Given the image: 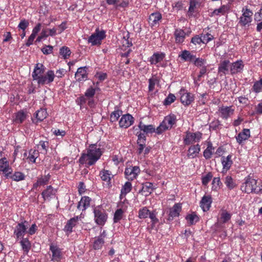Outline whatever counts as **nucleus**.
<instances>
[{
	"label": "nucleus",
	"mask_w": 262,
	"mask_h": 262,
	"mask_svg": "<svg viewBox=\"0 0 262 262\" xmlns=\"http://www.w3.org/2000/svg\"><path fill=\"white\" fill-rule=\"evenodd\" d=\"M45 67L42 64H36L32 74L33 80L39 85H48L54 80L55 74L53 70H48L45 74Z\"/></svg>",
	"instance_id": "1"
},
{
	"label": "nucleus",
	"mask_w": 262,
	"mask_h": 262,
	"mask_svg": "<svg viewBox=\"0 0 262 262\" xmlns=\"http://www.w3.org/2000/svg\"><path fill=\"white\" fill-rule=\"evenodd\" d=\"M102 149L96 144H91L83 152L79 159L81 164H85L88 167L94 165L102 155Z\"/></svg>",
	"instance_id": "2"
},
{
	"label": "nucleus",
	"mask_w": 262,
	"mask_h": 262,
	"mask_svg": "<svg viewBox=\"0 0 262 262\" xmlns=\"http://www.w3.org/2000/svg\"><path fill=\"white\" fill-rule=\"evenodd\" d=\"M241 189L243 192L247 193L260 194L262 193V181L249 176L245 179Z\"/></svg>",
	"instance_id": "3"
},
{
	"label": "nucleus",
	"mask_w": 262,
	"mask_h": 262,
	"mask_svg": "<svg viewBox=\"0 0 262 262\" xmlns=\"http://www.w3.org/2000/svg\"><path fill=\"white\" fill-rule=\"evenodd\" d=\"M177 122V118L175 115L170 114L164 117L163 121L156 128V133L161 134L163 132L170 129Z\"/></svg>",
	"instance_id": "4"
},
{
	"label": "nucleus",
	"mask_w": 262,
	"mask_h": 262,
	"mask_svg": "<svg viewBox=\"0 0 262 262\" xmlns=\"http://www.w3.org/2000/svg\"><path fill=\"white\" fill-rule=\"evenodd\" d=\"M94 220L98 226H103L108 218L106 210L101 206H97L93 209Z\"/></svg>",
	"instance_id": "5"
},
{
	"label": "nucleus",
	"mask_w": 262,
	"mask_h": 262,
	"mask_svg": "<svg viewBox=\"0 0 262 262\" xmlns=\"http://www.w3.org/2000/svg\"><path fill=\"white\" fill-rule=\"evenodd\" d=\"M202 138V134L199 132L195 133L187 132L184 136L183 142L185 145H190L199 142Z\"/></svg>",
	"instance_id": "6"
},
{
	"label": "nucleus",
	"mask_w": 262,
	"mask_h": 262,
	"mask_svg": "<svg viewBox=\"0 0 262 262\" xmlns=\"http://www.w3.org/2000/svg\"><path fill=\"white\" fill-rule=\"evenodd\" d=\"M105 37V32L103 30L99 31L96 29L95 32L92 34L88 38V42L92 46L99 45L102 40Z\"/></svg>",
	"instance_id": "7"
},
{
	"label": "nucleus",
	"mask_w": 262,
	"mask_h": 262,
	"mask_svg": "<svg viewBox=\"0 0 262 262\" xmlns=\"http://www.w3.org/2000/svg\"><path fill=\"white\" fill-rule=\"evenodd\" d=\"M181 102L185 106L190 105L194 101V96L184 88H182L179 92Z\"/></svg>",
	"instance_id": "8"
},
{
	"label": "nucleus",
	"mask_w": 262,
	"mask_h": 262,
	"mask_svg": "<svg viewBox=\"0 0 262 262\" xmlns=\"http://www.w3.org/2000/svg\"><path fill=\"white\" fill-rule=\"evenodd\" d=\"M27 223V222L25 221L17 224L15 227L13 234L16 240L24 238V235L27 232V226L25 225V224Z\"/></svg>",
	"instance_id": "9"
},
{
	"label": "nucleus",
	"mask_w": 262,
	"mask_h": 262,
	"mask_svg": "<svg viewBox=\"0 0 262 262\" xmlns=\"http://www.w3.org/2000/svg\"><path fill=\"white\" fill-rule=\"evenodd\" d=\"M242 15L239 18V23L242 26H245L250 24L252 20L253 12L247 8H243L242 10Z\"/></svg>",
	"instance_id": "10"
},
{
	"label": "nucleus",
	"mask_w": 262,
	"mask_h": 262,
	"mask_svg": "<svg viewBox=\"0 0 262 262\" xmlns=\"http://www.w3.org/2000/svg\"><path fill=\"white\" fill-rule=\"evenodd\" d=\"M235 107L233 106H222L219 107V116L223 119H227L231 117L234 114Z\"/></svg>",
	"instance_id": "11"
},
{
	"label": "nucleus",
	"mask_w": 262,
	"mask_h": 262,
	"mask_svg": "<svg viewBox=\"0 0 262 262\" xmlns=\"http://www.w3.org/2000/svg\"><path fill=\"white\" fill-rule=\"evenodd\" d=\"M206 0H190L188 15L193 16L194 13L198 11V9L202 7Z\"/></svg>",
	"instance_id": "12"
},
{
	"label": "nucleus",
	"mask_w": 262,
	"mask_h": 262,
	"mask_svg": "<svg viewBox=\"0 0 262 262\" xmlns=\"http://www.w3.org/2000/svg\"><path fill=\"white\" fill-rule=\"evenodd\" d=\"M0 172H2L6 178L8 179L12 172V169L9 166L6 158L0 159Z\"/></svg>",
	"instance_id": "13"
},
{
	"label": "nucleus",
	"mask_w": 262,
	"mask_h": 262,
	"mask_svg": "<svg viewBox=\"0 0 262 262\" xmlns=\"http://www.w3.org/2000/svg\"><path fill=\"white\" fill-rule=\"evenodd\" d=\"M134 122V117L129 114L122 116L119 122V126L121 128H126L131 126Z\"/></svg>",
	"instance_id": "14"
},
{
	"label": "nucleus",
	"mask_w": 262,
	"mask_h": 262,
	"mask_svg": "<svg viewBox=\"0 0 262 262\" xmlns=\"http://www.w3.org/2000/svg\"><path fill=\"white\" fill-rule=\"evenodd\" d=\"M162 14L158 12L151 13L148 18V23L152 28L158 27L162 20Z\"/></svg>",
	"instance_id": "15"
},
{
	"label": "nucleus",
	"mask_w": 262,
	"mask_h": 262,
	"mask_svg": "<svg viewBox=\"0 0 262 262\" xmlns=\"http://www.w3.org/2000/svg\"><path fill=\"white\" fill-rule=\"evenodd\" d=\"M99 176L101 180L105 182L106 185H107L108 187H111V180L114 177V175L112 174L111 171L103 169L100 171Z\"/></svg>",
	"instance_id": "16"
},
{
	"label": "nucleus",
	"mask_w": 262,
	"mask_h": 262,
	"mask_svg": "<svg viewBox=\"0 0 262 262\" xmlns=\"http://www.w3.org/2000/svg\"><path fill=\"white\" fill-rule=\"evenodd\" d=\"M140 172V169L138 166L130 167L125 169V174L128 180H133L136 179Z\"/></svg>",
	"instance_id": "17"
},
{
	"label": "nucleus",
	"mask_w": 262,
	"mask_h": 262,
	"mask_svg": "<svg viewBox=\"0 0 262 262\" xmlns=\"http://www.w3.org/2000/svg\"><path fill=\"white\" fill-rule=\"evenodd\" d=\"M182 211V204L181 203L175 204L169 209L168 220H172L173 218L178 217Z\"/></svg>",
	"instance_id": "18"
},
{
	"label": "nucleus",
	"mask_w": 262,
	"mask_h": 262,
	"mask_svg": "<svg viewBox=\"0 0 262 262\" xmlns=\"http://www.w3.org/2000/svg\"><path fill=\"white\" fill-rule=\"evenodd\" d=\"M250 137V132L249 129L244 128L236 137L237 142L242 145L244 142L247 140Z\"/></svg>",
	"instance_id": "19"
},
{
	"label": "nucleus",
	"mask_w": 262,
	"mask_h": 262,
	"mask_svg": "<svg viewBox=\"0 0 262 262\" xmlns=\"http://www.w3.org/2000/svg\"><path fill=\"white\" fill-rule=\"evenodd\" d=\"M50 250L52 252V260L56 262L60 261L62 258L61 250L53 245L50 246Z\"/></svg>",
	"instance_id": "20"
},
{
	"label": "nucleus",
	"mask_w": 262,
	"mask_h": 262,
	"mask_svg": "<svg viewBox=\"0 0 262 262\" xmlns=\"http://www.w3.org/2000/svg\"><path fill=\"white\" fill-rule=\"evenodd\" d=\"M92 199L87 196L81 197L77 205V209L82 211H85L90 206Z\"/></svg>",
	"instance_id": "21"
},
{
	"label": "nucleus",
	"mask_w": 262,
	"mask_h": 262,
	"mask_svg": "<svg viewBox=\"0 0 262 262\" xmlns=\"http://www.w3.org/2000/svg\"><path fill=\"white\" fill-rule=\"evenodd\" d=\"M56 193V190L49 186L42 192L41 195L45 201H49L55 196Z\"/></svg>",
	"instance_id": "22"
},
{
	"label": "nucleus",
	"mask_w": 262,
	"mask_h": 262,
	"mask_svg": "<svg viewBox=\"0 0 262 262\" xmlns=\"http://www.w3.org/2000/svg\"><path fill=\"white\" fill-rule=\"evenodd\" d=\"M179 57L183 62H192L195 59V55L189 51L184 50L179 54Z\"/></svg>",
	"instance_id": "23"
},
{
	"label": "nucleus",
	"mask_w": 262,
	"mask_h": 262,
	"mask_svg": "<svg viewBox=\"0 0 262 262\" xmlns=\"http://www.w3.org/2000/svg\"><path fill=\"white\" fill-rule=\"evenodd\" d=\"M82 217V214L80 216H76L69 220L64 226V230L67 232L71 233L72 232V229L76 226L79 219Z\"/></svg>",
	"instance_id": "24"
},
{
	"label": "nucleus",
	"mask_w": 262,
	"mask_h": 262,
	"mask_svg": "<svg viewBox=\"0 0 262 262\" xmlns=\"http://www.w3.org/2000/svg\"><path fill=\"white\" fill-rule=\"evenodd\" d=\"M231 155H229L227 157H222L221 162L223 166V171L227 172L231 167L233 164Z\"/></svg>",
	"instance_id": "25"
},
{
	"label": "nucleus",
	"mask_w": 262,
	"mask_h": 262,
	"mask_svg": "<svg viewBox=\"0 0 262 262\" xmlns=\"http://www.w3.org/2000/svg\"><path fill=\"white\" fill-rule=\"evenodd\" d=\"M75 77L77 81H82L88 79V73L86 70V67L79 68L75 73Z\"/></svg>",
	"instance_id": "26"
},
{
	"label": "nucleus",
	"mask_w": 262,
	"mask_h": 262,
	"mask_svg": "<svg viewBox=\"0 0 262 262\" xmlns=\"http://www.w3.org/2000/svg\"><path fill=\"white\" fill-rule=\"evenodd\" d=\"M230 10V6L228 5H224L219 8L215 9L211 13L210 16L213 17L215 15H224L228 13Z\"/></svg>",
	"instance_id": "27"
},
{
	"label": "nucleus",
	"mask_w": 262,
	"mask_h": 262,
	"mask_svg": "<svg viewBox=\"0 0 262 262\" xmlns=\"http://www.w3.org/2000/svg\"><path fill=\"white\" fill-rule=\"evenodd\" d=\"M244 68L242 60H237L230 65V72L231 74H235L241 72Z\"/></svg>",
	"instance_id": "28"
},
{
	"label": "nucleus",
	"mask_w": 262,
	"mask_h": 262,
	"mask_svg": "<svg viewBox=\"0 0 262 262\" xmlns=\"http://www.w3.org/2000/svg\"><path fill=\"white\" fill-rule=\"evenodd\" d=\"M106 235V232L103 231L101 235L95 239L93 244V248L95 249H100L102 248L104 244V239Z\"/></svg>",
	"instance_id": "29"
},
{
	"label": "nucleus",
	"mask_w": 262,
	"mask_h": 262,
	"mask_svg": "<svg viewBox=\"0 0 262 262\" xmlns=\"http://www.w3.org/2000/svg\"><path fill=\"white\" fill-rule=\"evenodd\" d=\"M211 203L210 196H204L200 202V206L204 211H206L209 209Z\"/></svg>",
	"instance_id": "30"
},
{
	"label": "nucleus",
	"mask_w": 262,
	"mask_h": 262,
	"mask_svg": "<svg viewBox=\"0 0 262 262\" xmlns=\"http://www.w3.org/2000/svg\"><path fill=\"white\" fill-rule=\"evenodd\" d=\"M175 41L177 43H181L184 42L186 33L182 29H177L174 32Z\"/></svg>",
	"instance_id": "31"
},
{
	"label": "nucleus",
	"mask_w": 262,
	"mask_h": 262,
	"mask_svg": "<svg viewBox=\"0 0 262 262\" xmlns=\"http://www.w3.org/2000/svg\"><path fill=\"white\" fill-rule=\"evenodd\" d=\"M201 150V146L199 144L191 145L188 150L187 156L189 158L196 157Z\"/></svg>",
	"instance_id": "32"
},
{
	"label": "nucleus",
	"mask_w": 262,
	"mask_h": 262,
	"mask_svg": "<svg viewBox=\"0 0 262 262\" xmlns=\"http://www.w3.org/2000/svg\"><path fill=\"white\" fill-rule=\"evenodd\" d=\"M106 2L108 5H113L116 8H125L128 5V0H122L121 2L120 0H106Z\"/></svg>",
	"instance_id": "33"
},
{
	"label": "nucleus",
	"mask_w": 262,
	"mask_h": 262,
	"mask_svg": "<svg viewBox=\"0 0 262 262\" xmlns=\"http://www.w3.org/2000/svg\"><path fill=\"white\" fill-rule=\"evenodd\" d=\"M140 130L143 131L144 134L156 133V129L152 125H145L140 122L137 127Z\"/></svg>",
	"instance_id": "34"
},
{
	"label": "nucleus",
	"mask_w": 262,
	"mask_h": 262,
	"mask_svg": "<svg viewBox=\"0 0 262 262\" xmlns=\"http://www.w3.org/2000/svg\"><path fill=\"white\" fill-rule=\"evenodd\" d=\"M165 56L163 53H155L150 57L149 61L152 64H156L162 61Z\"/></svg>",
	"instance_id": "35"
},
{
	"label": "nucleus",
	"mask_w": 262,
	"mask_h": 262,
	"mask_svg": "<svg viewBox=\"0 0 262 262\" xmlns=\"http://www.w3.org/2000/svg\"><path fill=\"white\" fill-rule=\"evenodd\" d=\"M231 63L228 60H225L219 64L218 71L219 73H222L223 74H226L229 71V68H230Z\"/></svg>",
	"instance_id": "36"
},
{
	"label": "nucleus",
	"mask_w": 262,
	"mask_h": 262,
	"mask_svg": "<svg viewBox=\"0 0 262 262\" xmlns=\"http://www.w3.org/2000/svg\"><path fill=\"white\" fill-rule=\"evenodd\" d=\"M132 187V184L129 182H126L124 184L121 190V194L120 195V199L121 200H123V198H125L126 194L131 191Z\"/></svg>",
	"instance_id": "37"
},
{
	"label": "nucleus",
	"mask_w": 262,
	"mask_h": 262,
	"mask_svg": "<svg viewBox=\"0 0 262 262\" xmlns=\"http://www.w3.org/2000/svg\"><path fill=\"white\" fill-rule=\"evenodd\" d=\"M214 152V148L212 144L209 142L207 143V147L203 152V156L206 159H209L211 158L212 154Z\"/></svg>",
	"instance_id": "38"
},
{
	"label": "nucleus",
	"mask_w": 262,
	"mask_h": 262,
	"mask_svg": "<svg viewBox=\"0 0 262 262\" xmlns=\"http://www.w3.org/2000/svg\"><path fill=\"white\" fill-rule=\"evenodd\" d=\"M134 134L138 137V143H144L145 141V134L142 133L141 130H140L137 126H134L133 128Z\"/></svg>",
	"instance_id": "39"
},
{
	"label": "nucleus",
	"mask_w": 262,
	"mask_h": 262,
	"mask_svg": "<svg viewBox=\"0 0 262 262\" xmlns=\"http://www.w3.org/2000/svg\"><path fill=\"white\" fill-rule=\"evenodd\" d=\"M26 118V114L23 111H19L15 114L13 121L16 124L23 123Z\"/></svg>",
	"instance_id": "40"
},
{
	"label": "nucleus",
	"mask_w": 262,
	"mask_h": 262,
	"mask_svg": "<svg viewBox=\"0 0 262 262\" xmlns=\"http://www.w3.org/2000/svg\"><path fill=\"white\" fill-rule=\"evenodd\" d=\"M20 244L24 252L27 254L31 248V243L28 238H24L20 239Z\"/></svg>",
	"instance_id": "41"
},
{
	"label": "nucleus",
	"mask_w": 262,
	"mask_h": 262,
	"mask_svg": "<svg viewBox=\"0 0 262 262\" xmlns=\"http://www.w3.org/2000/svg\"><path fill=\"white\" fill-rule=\"evenodd\" d=\"M188 223L191 225L195 224L199 221V217L195 212H192L190 214H188L185 217Z\"/></svg>",
	"instance_id": "42"
},
{
	"label": "nucleus",
	"mask_w": 262,
	"mask_h": 262,
	"mask_svg": "<svg viewBox=\"0 0 262 262\" xmlns=\"http://www.w3.org/2000/svg\"><path fill=\"white\" fill-rule=\"evenodd\" d=\"M231 217V214L227 212L226 210H222L220 214V217L218 219V221L221 223H225L229 221Z\"/></svg>",
	"instance_id": "43"
},
{
	"label": "nucleus",
	"mask_w": 262,
	"mask_h": 262,
	"mask_svg": "<svg viewBox=\"0 0 262 262\" xmlns=\"http://www.w3.org/2000/svg\"><path fill=\"white\" fill-rule=\"evenodd\" d=\"M71 54V50L69 48L66 46H63L60 48L59 54L64 59H68Z\"/></svg>",
	"instance_id": "44"
},
{
	"label": "nucleus",
	"mask_w": 262,
	"mask_h": 262,
	"mask_svg": "<svg viewBox=\"0 0 262 262\" xmlns=\"http://www.w3.org/2000/svg\"><path fill=\"white\" fill-rule=\"evenodd\" d=\"M25 175L21 172L15 171L13 174H10L9 178L14 181L18 182L25 180Z\"/></svg>",
	"instance_id": "45"
},
{
	"label": "nucleus",
	"mask_w": 262,
	"mask_h": 262,
	"mask_svg": "<svg viewBox=\"0 0 262 262\" xmlns=\"http://www.w3.org/2000/svg\"><path fill=\"white\" fill-rule=\"evenodd\" d=\"M35 116L37 121H42L47 117L48 113L46 109L40 108L36 112Z\"/></svg>",
	"instance_id": "46"
},
{
	"label": "nucleus",
	"mask_w": 262,
	"mask_h": 262,
	"mask_svg": "<svg viewBox=\"0 0 262 262\" xmlns=\"http://www.w3.org/2000/svg\"><path fill=\"white\" fill-rule=\"evenodd\" d=\"M39 152L36 149H31L29 152V156L27 159L29 160V162L35 163L36 159L39 156Z\"/></svg>",
	"instance_id": "47"
},
{
	"label": "nucleus",
	"mask_w": 262,
	"mask_h": 262,
	"mask_svg": "<svg viewBox=\"0 0 262 262\" xmlns=\"http://www.w3.org/2000/svg\"><path fill=\"white\" fill-rule=\"evenodd\" d=\"M128 206V202L125 198H123V200L120 199V201L118 204V210H121V211L125 212Z\"/></svg>",
	"instance_id": "48"
},
{
	"label": "nucleus",
	"mask_w": 262,
	"mask_h": 262,
	"mask_svg": "<svg viewBox=\"0 0 262 262\" xmlns=\"http://www.w3.org/2000/svg\"><path fill=\"white\" fill-rule=\"evenodd\" d=\"M224 183L227 187L230 190L233 189L236 186L234 181L230 176L226 177Z\"/></svg>",
	"instance_id": "49"
},
{
	"label": "nucleus",
	"mask_w": 262,
	"mask_h": 262,
	"mask_svg": "<svg viewBox=\"0 0 262 262\" xmlns=\"http://www.w3.org/2000/svg\"><path fill=\"white\" fill-rule=\"evenodd\" d=\"M252 90L254 93L256 94H258L261 92L262 78H260L259 80H257L254 83Z\"/></svg>",
	"instance_id": "50"
},
{
	"label": "nucleus",
	"mask_w": 262,
	"mask_h": 262,
	"mask_svg": "<svg viewBox=\"0 0 262 262\" xmlns=\"http://www.w3.org/2000/svg\"><path fill=\"white\" fill-rule=\"evenodd\" d=\"M150 213L147 207H143L139 210L138 217L141 219H146L149 216Z\"/></svg>",
	"instance_id": "51"
},
{
	"label": "nucleus",
	"mask_w": 262,
	"mask_h": 262,
	"mask_svg": "<svg viewBox=\"0 0 262 262\" xmlns=\"http://www.w3.org/2000/svg\"><path fill=\"white\" fill-rule=\"evenodd\" d=\"M155 189H156V187L154 186V185L152 183L147 182L143 184L142 190L144 192H147L149 193H151L152 190Z\"/></svg>",
	"instance_id": "52"
},
{
	"label": "nucleus",
	"mask_w": 262,
	"mask_h": 262,
	"mask_svg": "<svg viewBox=\"0 0 262 262\" xmlns=\"http://www.w3.org/2000/svg\"><path fill=\"white\" fill-rule=\"evenodd\" d=\"M122 112L118 109L115 110L110 115V120L111 122H114L118 120V118L120 117Z\"/></svg>",
	"instance_id": "53"
},
{
	"label": "nucleus",
	"mask_w": 262,
	"mask_h": 262,
	"mask_svg": "<svg viewBox=\"0 0 262 262\" xmlns=\"http://www.w3.org/2000/svg\"><path fill=\"white\" fill-rule=\"evenodd\" d=\"M125 212L121 211V210L117 209L114 215V222L115 223L119 222L123 217V214Z\"/></svg>",
	"instance_id": "54"
},
{
	"label": "nucleus",
	"mask_w": 262,
	"mask_h": 262,
	"mask_svg": "<svg viewBox=\"0 0 262 262\" xmlns=\"http://www.w3.org/2000/svg\"><path fill=\"white\" fill-rule=\"evenodd\" d=\"M201 38L202 43H207L213 39V36L211 34L207 33L206 34H201Z\"/></svg>",
	"instance_id": "55"
},
{
	"label": "nucleus",
	"mask_w": 262,
	"mask_h": 262,
	"mask_svg": "<svg viewBox=\"0 0 262 262\" xmlns=\"http://www.w3.org/2000/svg\"><path fill=\"white\" fill-rule=\"evenodd\" d=\"M148 82V89L149 91H154L155 85L158 82L157 77L155 76H152V77L149 79Z\"/></svg>",
	"instance_id": "56"
},
{
	"label": "nucleus",
	"mask_w": 262,
	"mask_h": 262,
	"mask_svg": "<svg viewBox=\"0 0 262 262\" xmlns=\"http://www.w3.org/2000/svg\"><path fill=\"white\" fill-rule=\"evenodd\" d=\"M176 100V96L172 94H169L164 100L163 103L165 105H170Z\"/></svg>",
	"instance_id": "57"
},
{
	"label": "nucleus",
	"mask_w": 262,
	"mask_h": 262,
	"mask_svg": "<svg viewBox=\"0 0 262 262\" xmlns=\"http://www.w3.org/2000/svg\"><path fill=\"white\" fill-rule=\"evenodd\" d=\"M195 66L199 67H205L206 60L203 58H196L195 57L194 60L192 61Z\"/></svg>",
	"instance_id": "58"
},
{
	"label": "nucleus",
	"mask_w": 262,
	"mask_h": 262,
	"mask_svg": "<svg viewBox=\"0 0 262 262\" xmlns=\"http://www.w3.org/2000/svg\"><path fill=\"white\" fill-rule=\"evenodd\" d=\"M212 189L215 190H217L222 184V183L219 177L214 178L212 181Z\"/></svg>",
	"instance_id": "59"
},
{
	"label": "nucleus",
	"mask_w": 262,
	"mask_h": 262,
	"mask_svg": "<svg viewBox=\"0 0 262 262\" xmlns=\"http://www.w3.org/2000/svg\"><path fill=\"white\" fill-rule=\"evenodd\" d=\"M96 92L95 89L90 87L85 92V96H86L88 98H92L94 96Z\"/></svg>",
	"instance_id": "60"
},
{
	"label": "nucleus",
	"mask_w": 262,
	"mask_h": 262,
	"mask_svg": "<svg viewBox=\"0 0 262 262\" xmlns=\"http://www.w3.org/2000/svg\"><path fill=\"white\" fill-rule=\"evenodd\" d=\"M212 177V175L210 172L208 173L202 178V184L204 185H207L210 181Z\"/></svg>",
	"instance_id": "61"
},
{
	"label": "nucleus",
	"mask_w": 262,
	"mask_h": 262,
	"mask_svg": "<svg viewBox=\"0 0 262 262\" xmlns=\"http://www.w3.org/2000/svg\"><path fill=\"white\" fill-rule=\"evenodd\" d=\"M29 25V21L25 19L21 20L20 21L18 28L23 31H25V29L28 27Z\"/></svg>",
	"instance_id": "62"
},
{
	"label": "nucleus",
	"mask_w": 262,
	"mask_h": 262,
	"mask_svg": "<svg viewBox=\"0 0 262 262\" xmlns=\"http://www.w3.org/2000/svg\"><path fill=\"white\" fill-rule=\"evenodd\" d=\"M49 145V143L47 141H40L37 145L38 148L40 146L41 149L43 150V153L46 154L47 151V148Z\"/></svg>",
	"instance_id": "63"
},
{
	"label": "nucleus",
	"mask_w": 262,
	"mask_h": 262,
	"mask_svg": "<svg viewBox=\"0 0 262 262\" xmlns=\"http://www.w3.org/2000/svg\"><path fill=\"white\" fill-rule=\"evenodd\" d=\"M86 97L84 96H81L76 99V103L80 106L83 105L85 104L87 101Z\"/></svg>",
	"instance_id": "64"
}]
</instances>
